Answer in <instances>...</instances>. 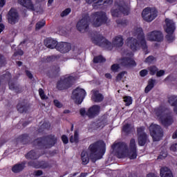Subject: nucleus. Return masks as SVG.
Returning a JSON list of instances; mask_svg holds the SVG:
<instances>
[{"instance_id":"obj_1","label":"nucleus","mask_w":177,"mask_h":177,"mask_svg":"<svg viewBox=\"0 0 177 177\" xmlns=\"http://www.w3.org/2000/svg\"><path fill=\"white\" fill-rule=\"evenodd\" d=\"M137 39L134 37H129L127 39V46H129L130 49L133 52H136L139 48H142V50L145 52V55L149 53L147 50V42L146 39H145V33L143 32V28H138L136 29Z\"/></svg>"},{"instance_id":"obj_2","label":"nucleus","mask_w":177,"mask_h":177,"mask_svg":"<svg viewBox=\"0 0 177 177\" xmlns=\"http://www.w3.org/2000/svg\"><path fill=\"white\" fill-rule=\"evenodd\" d=\"M90 160L92 162H96L100 160L106 153V143L103 140L96 141L91 144L88 148Z\"/></svg>"},{"instance_id":"obj_3","label":"nucleus","mask_w":177,"mask_h":177,"mask_svg":"<svg viewBox=\"0 0 177 177\" xmlns=\"http://www.w3.org/2000/svg\"><path fill=\"white\" fill-rule=\"evenodd\" d=\"M57 143V137L53 134H48L43 137L37 138L32 142L33 147L41 150L52 149Z\"/></svg>"},{"instance_id":"obj_4","label":"nucleus","mask_w":177,"mask_h":177,"mask_svg":"<svg viewBox=\"0 0 177 177\" xmlns=\"http://www.w3.org/2000/svg\"><path fill=\"white\" fill-rule=\"evenodd\" d=\"M91 41L94 45L106 49L107 50H111L113 49V43L100 34L95 35L91 37Z\"/></svg>"},{"instance_id":"obj_5","label":"nucleus","mask_w":177,"mask_h":177,"mask_svg":"<svg viewBox=\"0 0 177 177\" xmlns=\"http://www.w3.org/2000/svg\"><path fill=\"white\" fill-rule=\"evenodd\" d=\"M115 6H118V8L111 10L113 17H119L121 15H124V16L129 15L130 9L128 6H125L124 1L115 0Z\"/></svg>"},{"instance_id":"obj_6","label":"nucleus","mask_w":177,"mask_h":177,"mask_svg":"<svg viewBox=\"0 0 177 177\" xmlns=\"http://www.w3.org/2000/svg\"><path fill=\"white\" fill-rule=\"evenodd\" d=\"M149 132L153 142H159L162 136H164V131L161 126L158 124H151L149 126Z\"/></svg>"},{"instance_id":"obj_7","label":"nucleus","mask_w":177,"mask_h":177,"mask_svg":"<svg viewBox=\"0 0 177 177\" xmlns=\"http://www.w3.org/2000/svg\"><path fill=\"white\" fill-rule=\"evenodd\" d=\"M115 149L116 156L118 158H125V157H127V155L125 153V151L128 150V145H127V143L124 142L114 143L111 145V149L115 150Z\"/></svg>"},{"instance_id":"obj_8","label":"nucleus","mask_w":177,"mask_h":177,"mask_svg":"<svg viewBox=\"0 0 177 177\" xmlns=\"http://www.w3.org/2000/svg\"><path fill=\"white\" fill-rule=\"evenodd\" d=\"M73 81H74V77L73 76L60 78L57 82L56 88L58 91H66V89L73 86Z\"/></svg>"},{"instance_id":"obj_9","label":"nucleus","mask_w":177,"mask_h":177,"mask_svg":"<svg viewBox=\"0 0 177 177\" xmlns=\"http://www.w3.org/2000/svg\"><path fill=\"white\" fill-rule=\"evenodd\" d=\"M86 96V91L84 88H76L72 93V99L76 104H81Z\"/></svg>"},{"instance_id":"obj_10","label":"nucleus","mask_w":177,"mask_h":177,"mask_svg":"<svg viewBox=\"0 0 177 177\" xmlns=\"http://www.w3.org/2000/svg\"><path fill=\"white\" fill-rule=\"evenodd\" d=\"M89 23H91V18L88 16H85L77 22V29L80 32H86L89 30Z\"/></svg>"},{"instance_id":"obj_11","label":"nucleus","mask_w":177,"mask_h":177,"mask_svg":"<svg viewBox=\"0 0 177 177\" xmlns=\"http://www.w3.org/2000/svg\"><path fill=\"white\" fill-rule=\"evenodd\" d=\"M94 16L96 18L95 21L93 22L94 27H100L102 24H106L107 23V16L104 12H95Z\"/></svg>"},{"instance_id":"obj_12","label":"nucleus","mask_w":177,"mask_h":177,"mask_svg":"<svg viewBox=\"0 0 177 177\" xmlns=\"http://www.w3.org/2000/svg\"><path fill=\"white\" fill-rule=\"evenodd\" d=\"M86 3H93V9H102L104 6L112 5L113 0H85ZM94 2V3H93Z\"/></svg>"},{"instance_id":"obj_13","label":"nucleus","mask_w":177,"mask_h":177,"mask_svg":"<svg viewBox=\"0 0 177 177\" xmlns=\"http://www.w3.org/2000/svg\"><path fill=\"white\" fill-rule=\"evenodd\" d=\"M142 17L145 21L150 23V21H153L157 17V11H151L150 7L146 8L142 12Z\"/></svg>"},{"instance_id":"obj_14","label":"nucleus","mask_w":177,"mask_h":177,"mask_svg":"<svg viewBox=\"0 0 177 177\" xmlns=\"http://www.w3.org/2000/svg\"><path fill=\"white\" fill-rule=\"evenodd\" d=\"M128 157L130 160H136L138 157V149L136 148L135 138H131L130 140Z\"/></svg>"},{"instance_id":"obj_15","label":"nucleus","mask_w":177,"mask_h":177,"mask_svg":"<svg viewBox=\"0 0 177 177\" xmlns=\"http://www.w3.org/2000/svg\"><path fill=\"white\" fill-rule=\"evenodd\" d=\"M147 38L148 41H155L156 42H161L164 39V36L162 32L158 30H153L149 32L147 35Z\"/></svg>"},{"instance_id":"obj_16","label":"nucleus","mask_w":177,"mask_h":177,"mask_svg":"<svg viewBox=\"0 0 177 177\" xmlns=\"http://www.w3.org/2000/svg\"><path fill=\"white\" fill-rule=\"evenodd\" d=\"M7 17L10 24H16L19 22V13L13 8L9 10Z\"/></svg>"},{"instance_id":"obj_17","label":"nucleus","mask_w":177,"mask_h":177,"mask_svg":"<svg viewBox=\"0 0 177 177\" xmlns=\"http://www.w3.org/2000/svg\"><path fill=\"white\" fill-rule=\"evenodd\" d=\"M166 26H165V31L167 34H174L175 30H176V26H175V22L174 20L166 18L165 20Z\"/></svg>"},{"instance_id":"obj_18","label":"nucleus","mask_w":177,"mask_h":177,"mask_svg":"<svg viewBox=\"0 0 177 177\" xmlns=\"http://www.w3.org/2000/svg\"><path fill=\"white\" fill-rule=\"evenodd\" d=\"M55 49L61 53H67L71 50V44L67 42L57 43Z\"/></svg>"},{"instance_id":"obj_19","label":"nucleus","mask_w":177,"mask_h":177,"mask_svg":"<svg viewBox=\"0 0 177 177\" xmlns=\"http://www.w3.org/2000/svg\"><path fill=\"white\" fill-rule=\"evenodd\" d=\"M99 113H100V106L93 105L88 109L86 114L88 118H95L96 115H99Z\"/></svg>"},{"instance_id":"obj_20","label":"nucleus","mask_w":177,"mask_h":177,"mask_svg":"<svg viewBox=\"0 0 177 177\" xmlns=\"http://www.w3.org/2000/svg\"><path fill=\"white\" fill-rule=\"evenodd\" d=\"M121 64L123 67H135L136 62L129 57H124L122 59Z\"/></svg>"},{"instance_id":"obj_21","label":"nucleus","mask_w":177,"mask_h":177,"mask_svg":"<svg viewBox=\"0 0 177 177\" xmlns=\"http://www.w3.org/2000/svg\"><path fill=\"white\" fill-rule=\"evenodd\" d=\"M18 3L24 6V8H26L28 10H32V12L35 11L34 3H32V1L31 0H18Z\"/></svg>"},{"instance_id":"obj_22","label":"nucleus","mask_w":177,"mask_h":177,"mask_svg":"<svg viewBox=\"0 0 177 177\" xmlns=\"http://www.w3.org/2000/svg\"><path fill=\"white\" fill-rule=\"evenodd\" d=\"M57 41L51 37H48L44 41V44L48 49H56Z\"/></svg>"},{"instance_id":"obj_23","label":"nucleus","mask_w":177,"mask_h":177,"mask_svg":"<svg viewBox=\"0 0 177 177\" xmlns=\"http://www.w3.org/2000/svg\"><path fill=\"white\" fill-rule=\"evenodd\" d=\"M60 57H62L61 55H48L44 57L41 59V62L43 63H53V62H58Z\"/></svg>"},{"instance_id":"obj_24","label":"nucleus","mask_w":177,"mask_h":177,"mask_svg":"<svg viewBox=\"0 0 177 177\" xmlns=\"http://www.w3.org/2000/svg\"><path fill=\"white\" fill-rule=\"evenodd\" d=\"M27 161H22L21 163H17L12 167V171L14 174H19L24 170Z\"/></svg>"},{"instance_id":"obj_25","label":"nucleus","mask_w":177,"mask_h":177,"mask_svg":"<svg viewBox=\"0 0 177 177\" xmlns=\"http://www.w3.org/2000/svg\"><path fill=\"white\" fill-rule=\"evenodd\" d=\"M160 121L163 127H171V125L174 124V118L169 115H167L166 117L160 118Z\"/></svg>"},{"instance_id":"obj_26","label":"nucleus","mask_w":177,"mask_h":177,"mask_svg":"<svg viewBox=\"0 0 177 177\" xmlns=\"http://www.w3.org/2000/svg\"><path fill=\"white\" fill-rule=\"evenodd\" d=\"M17 109L19 113L23 114V113H27V111H28L30 109V105L26 102H19L17 105Z\"/></svg>"},{"instance_id":"obj_27","label":"nucleus","mask_w":177,"mask_h":177,"mask_svg":"<svg viewBox=\"0 0 177 177\" xmlns=\"http://www.w3.org/2000/svg\"><path fill=\"white\" fill-rule=\"evenodd\" d=\"M112 44L115 48H121L124 45V38L121 35L115 36L112 40Z\"/></svg>"},{"instance_id":"obj_28","label":"nucleus","mask_w":177,"mask_h":177,"mask_svg":"<svg viewBox=\"0 0 177 177\" xmlns=\"http://www.w3.org/2000/svg\"><path fill=\"white\" fill-rule=\"evenodd\" d=\"M26 160H38L39 153L35 150H31L25 155Z\"/></svg>"},{"instance_id":"obj_29","label":"nucleus","mask_w":177,"mask_h":177,"mask_svg":"<svg viewBox=\"0 0 177 177\" xmlns=\"http://www.w3.org/2000/svg\"><path fill=\"white\" fill-rule=\"evenodd\" d=\"M149 137L147 133L140 134L138 136V143L139 146H145L147 143Z\"/></svg>"},{"instance_id":"obj_30","label":"nucleus","mask_w":177,"mask_h":177,"mask_svg":"<svg viewBox=\"0 0 177 177\" xmlns=\"http://www.w3.org/2000/svg\"><path fill=\"white\" fill-rule=\"evenodd\" d=\"M89 158H91V157L89 156L88 151H82L81 153V160L82 161V165H86L87 164H89Z\"/></svg>"},{"instance_id":"obj_31","label":"nucleus","mask_w":177,"mask_h":177,"mask_svg":"<svg viewBox=\"0 0 177 177\" xmlns=\"http://www.w3.org/2000/svg\"><path fill=\"white\" fill-rule=\"evenodd\" d=\"M160 176L161 177H174L172 171L167 167H163L160 169Z\"/></svg>"},{"instance_id":"obj_32","label":"nucleus","mask_w":177,"mask_h":177,"mask_svg":"<svg viewBox=\"0 0 177 177\" xmlns=\"http://www.w3.org/2000/svg\"><path fill=\"white\" fill-rule=\"evenodd\" d=\"M92 99L95 103H100V102H103V99H104V97L102 93L96 91L93 93Z\"/></svg>"},{"instance_id":"obj_33","label":"nucleus","mask_w":177,"mask_h":177,"mask_svg":"<svg viewBox=\"0 0 177 177\" xmlns=\"http://www.w3.org/2000/svg\"><path fill=\"white\" fill-rule=\"evenodd\" d=\"M168 102L174 107V111L177 114V95L170 96L168 99Z\"/></svg>"},{"instance_id":"obj_34","label":"nucleus","mask_w":177,"mask_h":177,"mask_svg":"<svg viewBox=\"0 0 177 177\" xmlns=\"http://www.w3.org/2000/svg\"><path fill=\"white\" fill-rule=\"evenodd\" d=\"M18 139L23 145H28L31 142V138L28 134H22L18 137Z\"/></svg>"},{"instance_id":"obj_35","label":"nucleus","mask_w":177,"mask_h":177,"mask_svg":"<svg viewBox=\"0 0 177 177\" xmlns=\"http://www.w3.org/2000/svg\"><path fill=\"white\" fill-rule=\"evenodd\" d=\"M44 129H46L47 131H49V129H50V122L48 121H44V123L38 129L37 132L39 133H42Z\"/></svg>"},{"instance_id":"obj_36","label":"nucleus","mask_w":177,"mask_h":177,"mask_svg":"<svg viewBox=\"0 0 177 177\" xmlns=\"http://www.w3.org/2000/svg\"><path fill=\"white\" fill-rule=\"evenodd\" d=\"M155 84H156V80L149 79L148 81V84L145 89V93H149L150 91H151V89L154 88Z\"/></svg>"},{"instance_id":"obj_37","label":"nucleus","mask_w":177,"mask_h":177,"mask_svg":"<svg viewBox=\"0 0 177 177\" xmlns=\"http://www.w3.org/2000/svg\"><path fill=\"white\" fill-rule=\"evenodd\" d=\"M0 79L4 84H6V82H10V80H12V74L9 72H6L5 74L0 76Z\"/></svg>"},{"instance_id":"obj_38","label":"nucleus","mask_w":177,"mask_h":177,"mask_svg":"<svg viewBox=\"0 0 177 177\" xmlns=\"http://www.w3.org/2000/svg\"><path fill=\"white\" fill-rule=\"evenodd\" d=\"M8 86H9V89H10L11 91H16L17 93H20L21 92V90H20L19 86L15 84V82L10 81L8 82Z\"/></svg>"},{"instance_id":"obj_39","label":"nucleus","mask_w":177,"mask_h":177,"mask_svg":"<svg viewBox=\"0 0 177 177\" xmlns=\"http://www.w3.org/2000/svg\"><path fill=\"white\" fill-rule=\"evenodd\" d=\"M93 63H104L106 62V58H104L103 55L95 56L93 60Z\"/></svg>"},{"instance_id":"obj_40","label":"nucleus","mask_w":177,"mask_h":177,"mask_svg":"<svg viewBox=\"0 0 177 177\" xmlns=\"http://www.w3.org/2000/svg\"><path fill=\"white\" fill-rule=\"evenodd\" d=\"M50 167H52V165H50L48 162L45 160L39 161V169H46V168H50Z\"/></svg>"},{"instance_id":"obj_41","label":"nucleus","mask_w":177,"mask_h":177,"mask_svg":"<svg viewBox=\"0 0 177 177\" xmlns=\"http://www.w3.org/2000/svg\"><path fill=\"white\" fill-rule=\"evenodd\" d=\"M52 73L55 77H59V75H60V66H53L52 68Z\"/></svg>"},{"instance_id":"obj_42","label":"nucleus","mask_w":177,"mask_h":177,"mask_svg":"<svg viewBox=\"0 0 177 177\" xmlns=\"http://www.w3.org/2000/svg\"><path fill=\"white\" fill-rule=\"evenodd\" d=\"M28 166L32 167V168H35L36 169H39V161H29Z\"/></svg>"},{"instance_id":"obj_43","label":"nucleus","mask_w":177,"mask_h":177,"mask_svg":"<svg viewBox=\"0 0 177 177\" xmlns=\"http://www.w3.org/2000/svg\"><path fill=\"white\" fill-rule=\"evenodd\" d=\"M122 131L123 132H124V133H127V135H129V133L132 132V127H131V124H124L122 127Z\"/></svg>"},{"instance_id":"obj_44","label":"nucleus","mask_w":177,"mask_h":177,"mask_svg":"<svg viewBox=\"0 0 177 177\" xmlns=\"http://www.w3.org/2000/svg\"><path fill=\"white\" fill-rule=\"evenodd\" d=\"M45 24H46V21L43 19L36 24L35 29L41 30V28H42V27H45Z\"/></svg>"},{"instance_id":"obj_45","label":"nucleus","mask_w":177,"mask_h":177,"mask_svg":"<svg viewBox=\"0 0 177 177\" xmlns=\"http://www.w3.org/2000/svg\"><path fill=\"white\" fill-rule=\"evenodd\" d=\"M150 75H156L158 71V68L156 66H151L149 68Z\"/></svg>"},{"instance_id":"obj_46","label":"nucleus","mask_w":177,"mask_h":177,"mask_svg":"<svg viewBox=\"0 0 177 177\" xmlns=\"http://www.w3.org/2000/svg\"><path fill=\"white\" fill-rule=\"evenodd\" d=\"M39 95L41 100H47L48 96H46V95L45 94V91H44V89L42 88L39 89Z\"/></svg>"},{"instance_id":"obj_47","label":"nucleus","mask_w":177,"mask_h":177,"mask_svg":"<svg viewBox=\"0 0 177 177\" xmlns=\"http://www.w3.org/2000/svg\"><path fill=\"white\" fill-rule=\"evenodd\" d=\"M123 99L124 103H126V106H131V104H132V97L124 96Z\"/></svg>"},{"instance_id":"obj_48","label":"nucleus","mask_w":177,"mask_h":177,"mask_svg":"<svg viewBox=\"0 0 177 177\" xmlns=\"http://www.w3.org/2000/svg\"><path fill=\"white\" fill-rule=\"evenodd\" d=\"M71 13V8H68L65 9L60 14L61 17H66V16H68Z\"/></svg>"},{"instance_id":"obj_49","label":"nucleus","mask_w":177,"mask_h":177,"mask_svg":"<svg viewBox=\"0 0 177 177\" xmlns=\"http://www.w3.org/2000/svg\"><path fill=\"white\" fill-rule=\"evenodd\" d=\"M165 38L168 42H174V41H175V36L174 34H167L165 36Z\"/></svg>"},{"instance_id":"obj_50","label":"nucleus","mask_w":177,"mask_h":177,"mask_svg":"<svg viewBox=\"0 0 177 177\" xmlns=\"http://www.w3.org/2000/svg\"><path fill=\"white\" fill-rule=\"evenodd\" d=\"M125 74H127V71H122L120 73H118L115 78L116 81H121V80H122Z\"/></svg>"},{"instance_id":"obj_51","label":"nucleus","mask_w":177,"mask_h":177,"mask_svg":"<svg viewBox=\"0 0 177 177\" xmlns=\"http://www.w3.org/2000/svg\"><path fill=\"white\" fill-rule=\"evenodd\" d=\"M128 21L127 19H117L116 24L118 26H127Z\"/></svg>"},{"instance_id":"obj_52","label":"nucleus","mask_w":177,"mask_h":177,"mask_svg":"<svg viewBox=\"0 0 177 177\" xmlns=\"http://www.w3.org/2000/svg\"><path fill=\"white\" fill-rule=\"evenodd\" d=\"M6 63V59H5V56L0 54V67H3Z\"/></svg>"},{"instance_id":"obj_53","label":"nucleus","mask_w":177,"mask_h":177,"mask_svg":"<svg viewBox=\"0 0 177 177\" xmlns=\"http://www.w3.org/2000/svg\"><path fill=\"white\" fill-rule=\"evenodd\" d=\"M145 63H149V64H151V63L154 62V57L153 55H149L145 59Z\"/></svg>"},{"instance_id":"obj_54","label":"nucleus","mask_w":177,"mask_h":177,"mask_svg":"<svg viewBox=\"0 0 177 177\" xmlns=\"http://www.w3.org/2000/svg\"><path fill=\"white\" fill-rule=\"evenodd\" d=\"M156 114L157 117L160 118V120H161V118H164L162 116V114H164V111L161 109H157L156 111Z\"/></svg>"},{"instance_id":"obj_55","label":"nucleus","mask_w":177,"mask_h":177,"mask_svg":"<svg viewBox=\"0 0 177 177\" xmlns=\"http://www.w3.org/2000/svg\"><path fill=\"white\" fill-rule=\"evenodd\" d=\"M53 103L54 106H55V107H57V109H62V107H63V104L59 102L58 100H54Z\"/></svg>"},{"instance_id":"obj_56","label":"nucleus","mask_w":177,"mask_h":177,"mask_svg":"<svg viewBox=\"0 0 177 177\" xmlns=\"http://www.w3.org/2000/svg\"><path fill=\"white\" fill-rule=\"evenodd\" d=\"M143 133H145V127H141L137 129L138 136H140V135H143Z\"/></svg>"},{"instance_id":"obj_57","label":"nucleus","mask_w":177,"mask_h":177,"mask_svg":"<svg viewBox=\"0 0 177 177\" xmlns=\"http://www.w3.org/2000/svg\"><path fill=\"white\" fill-rule=\"evenodd\" d=\"M24 55V51L23 50L19 49L17 51L14 53L13 56L16 57V56H23Z\"/></svg>"},{"instance_id":"obj_58","label":"nucleus","mask_w":177,"mask_h":177,"mask_svg":"<svg viewBox=\"0 0 177 177\" xmlns=\"http://www.w3.org/2000/svg\"><path fill=\"white\" fill-rule=\"evenodd\" d=\"M73 138L75 143H78L80 142V136L77 131H75Z\"/></svg>"},{"instance_id":"obj_59","label":"nucleus","mask_w":177,"mask_h":177,"mask_svg":"<svg viewBox=\"0 0 177 177\" xmlns=\"http://www.w3.org/2000/svg\"><path fill=\"white\" fill-rule=\"evenodd\" d=\"M120 68V65H118V64H114L111 66V69L112 71H118V69Z\"/></svg>"},{"instance_id":"obj_60","label":"nucleus","mask_w":177,"mask_h":177,"mask_svg":"<svg viewBox=\"0 0 177 177\" xmlns=\"http://www.w3.org/2000/svg\"><path fill=\"white\" fill-rule=\"evenodd\" d=\"M61 139L64 145H67L68 143V138L66 135H62Z\"/></svg>"},{"instance_id":"obj_61","label":"nucleus","mask_w":177,"mask_h":177,"mask_svg":"<svg viewBox=\"0 0 177 177\" xmlns=\"http://www.w3.org/2000/svg\"><path fill=\"white\" fill-rule=\"evenodd\" d=\"M34 176H41L44 175V171L42 170H36L33 172Z\"/></svg>"},{"instance_id":"obj_62","label":"nucleus","mask_w":177,"mask_h":177,"mask_svg":"<svg viewBox=\"0 0 177 177\" xmlns=\"http://www.w3.org/2000/svg\"><path fill=\"white\" fill-rule=\"evenodd\" d=\"M26 75L28 76V77L29 78V80H32V78H34V75H32V73H31V71L26 70L25 71Z\"/></svg>"},{"instance_id":"obj_63","label":"nucleus","mask_w":177,"mask_h":177,"mask_svg":"<svg viewBox=\"0 0 177 177\" xmlns=\"http://www.w3.org/2000/svg\"><path fill=\"white\" fill-rule=\"evenodd\" d=\"M148 73L149 72L147 71V70L144 69V70H142L140 71V77H146V75H147Z\"/></svg>"},{"instance_id":"obj_64","label":"nucleus","mask_w":177,"mask_h":177,"mask_svg":"<svg viewBox=\"0 0 177 177\" xmlns=\"http://www.w3.org/2000/svg\"><path fill=\"white\" fill-rule=\"evenodd\" d=\"M170 150H171V151H174V152L176 151H177V143L172 145L170 147Z\"/></svg>"}]
</instances>
